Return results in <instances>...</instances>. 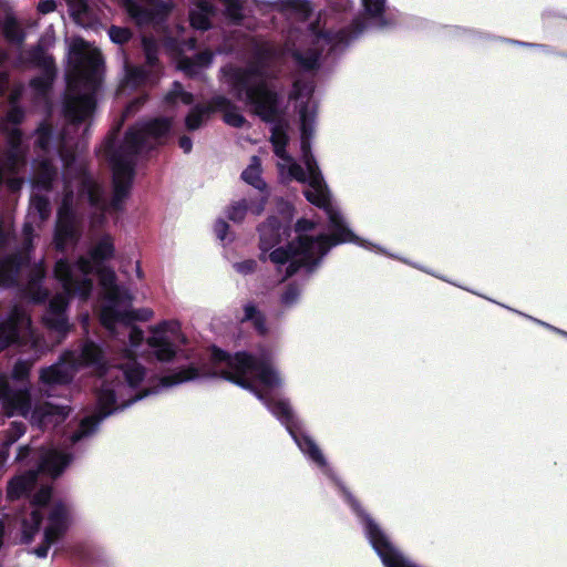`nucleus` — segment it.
<instances>
[{"label":"nucleus","instance_id":"obj_4","mask_svg":"<svg viewBox=\"0 0 567 567\" xmlns=\"http://www.w3.org/2000/svg\"><path fill=\"white\" fill-rule=\"evenodd\" d=\"M212 360L214 364L212 375H219L251 391L286 425L302 453L318 466L327 467V462L316 443L309 436H298L293 432V413L289 403L281 400L270 403L271 392L281 386L282 380L268 357L256 358L247 353L229 357L220 350H214Z\"/></svg>","mask_w":567,"mask_h":567},{"label":"nucleus","instance_id":"obj_3","mask_svg":"<svg viewBox=\"0 0 567 567\" xmlns=\"http://www.w3.org/2000/svg\"><path fill=\"white\" fill-rule=\"evenodd\" d=\"M80 365L93 367L94 371L105 374V380L97 394L99 417L90 416L83 420L79 431L72 436L73 442L90 435L103 417L156 392L155 388H141L145 371L134 359L127 358L126 362L118 367L105 368L102 352L94 343L84 344L78 358L68 354L61 362L43 369L40 382L43 386L66 383Z\"/></svg>","mask_w":567,"mask_h":567},{"label":"nucleus","instance_id":"obj_7","mask_svg":"<svg viewBox=\"0 0 567 567\" xmlns=\"http://www.w3.org/2000/svg\"><path fill=\"white\" fill-rule=\"evenodd\" d=\"M0 401L9 414H20L29 417L39 427H50L62 422L69 411L65 408L44 403L31 409V395L23 386L11 385L6 375L0 374Z\"/></svg>","mask_w":567,"mask_h":567},{"label":"nucleus","instance_id":"obj_23","mask_svg":"<svg viewBox=\"0 0 567 567\" xmlns=\"http://www.w3.org/2000/svg\"><path fill=\"white\" fill-rule=\"evenodd\" d=\"M42 535H43V539H42L41 544L32 550V553L39 558L47 557L50 547L59 544L65 534H42Z\"/></svg>","mask_w":567,"mask_h":567},{"label":"nucleus","instance_id":"obj_45","mask_svg":"<svg viewBox=\"0 0 567 567\" xmlns=\"http://www.w3.org/2000/svg\"><path fill=\"white\" fill-rule=\"evenodd\" d=\"M365 520H367L365 527L369 529V532H377V529H378L377 524L369 517H367Z\"/></svg>","mask_w":567,"mask_h":567},{"label":"nucleus","instance_id":"obj_41","mask_svg":"<svg viewBox=\"0 0 567 567\" xmlns=\"http://www.w3.org/2000/svg\"><path fill=\"white\" fill-rule=\"evenodd\" d=\"M89 196L92 203H96L99 200V187L96 185L90 186Z\"/></svg>","mask_w":567,"mask_h":567},{"label":"nucleus","instance_id":"obj_31","mask_svg":"<svg viewBox=\"0 0 567 567\" xmlns=\"http://www.w3.org/2000/svg\"><path fill=\"white\" fill-rule=\"evenodd\" d=\"M365 11L371 17H378L384 9V0H362Z\"/></svg>","mask_w":567,"mask_h":567},{"label":"nucleus","instance_id":"obj_43","mask_svg":"<svg viewBox=\"0 0 567 567\" xmlns=\"http://www.w3.org/2000/svg\"><path fill=\"white\" fill-rule=\"evenodd\" d=\"M291 3L293 4V7L299 8L302 11H308L309 10V3L307 1H303V0H291Z\"/></svg>","mask_w":567,"mask_h":567},{"label":"nucleus","instance_id":"obj_14","mask_svg":"<svg viewBox=\"0 0 567 567\" xmlns=\"http://www.w3.org/2000/svg\"><path fill=\"white\" fill-rule=\"evenodd\" d=\"M70 462L71 457L66 453L56 449L49 450L43 456L41 473H45L51 477H56L63 472Z\"/></svg>","mask_w":567,"mask_h":567},{"label":"nucleus","instance_id":"obj_2","mask_svg":"<svg viewBox=\"0 0 567 567\" xmlns=\"http://www.w3.org/2000/svg\"><path fill=\"white\" fill-rule=\"evenodd\" d=\"M113 251L112 240L105 237L99 241L91 254L93 265L84 259H81L75 266H71L64 260L56 262L54 274L61 282L64 293L55 296L50 301L44 321L59 333H64L68 330L64 316L68 298L71 293L83 299L87 298L92 289L89 276L95 269L104 292L101 322L113 334H127L131 348L135 349L143 341V332L134 322L150 320L153 317V311L151 309L131 310V296L127 289L114 285L115 275L112 270L100 267L103 260L112 257Z\"/></svg>","mask_w":567,"mask_h":567},{"label":"nucleus","instance_id":"obj_18","mask_svg":"<svg viewBox=\"0 0 567 567\" xmlns=\"http://www.w3.org/2000/svg\"><path fill=\"white\" fill-rule=\"evenodd\" d=\"M50 495H51L50 487L41 485L40 489L33 496V501H32L33 509L31 513V523L27 525V527H25L28 529L27 532H32L33 529L39 528V524L41 520L40 508L44 504H47V502L50 498Z\"/></svg>","mask_w":567,"mask_h":567},{"label":"nucleus","instance_id":"obj_40","mask_svg":"<svg viewBox=\"0 0 567 567\" xmlns=\"http://www.w3.org/2000/svg\"><path fill=\"white\" fill-rule=\"evenodd\" d=\"M21 116H22V113L18 109H13L9 112L7 117H8V121L16 124L20 121Z\"/></svg>","mask_w":567,"mask_h":567},{"label":"nucleus","instance_id":"obj_27","mask_svg":"<svg viewBox=\"0 0 567 567\" xmlns=\"http://www.w3.org/2000/svg\"><path fill=\"white\" fill-rule=\"evenodd\" d=\"M68 551L70 556L80 563H86L92 559V551L90 547L82 543H76L69 546Z\"/></svg>","mask_w":567,"mask_h":567},{"label":"nucleus","instance_id":"obj_20","mask_svg":"<svg viewBox=\"0 0 567 567\" xmlns=\"http://www.w3.org/2000/svg\"><path fill=\"white\" fill-rule=\"evenodd\" d=\"M261 166L258 157L254 156L249 166L243 172V178L248 184L252 185L257 189L262 190L265 183L260 178Z\"/></svg>","mask_w":567,"mask_h":567},{"label":"nucleus","instance_id":"obj_39","mask_svg":"<svg viewBox=\"0 0 567 567\" xmlns=\"http://www.w3.org/2000/svg\"><path fill=\"white\" fill-rule=\"evenodd\" d=\"M39 10L42 13H48L54 10V2L51 0L43 1L39 4Z\"/></svg>","mask_w":567,"mask_h":567},{"label":"nucleus","instance_id":"obj_11","mask_svg":"<svg viewBox=\"0 0 567 567\" xmlns=\"http://www.w3.org/2000/svg\"><path fill=\"white\" fill-rule=\"evenodd\" d=\"M243 0H198L196 7L190 10L189 20L194 28L206 30L209 28V17L220 4L228 14L236 16Z\"/></svg>","mask_w":567,"mask_h":567},{"label":"nucleus","instance_id":"obj_26","mask_svg":"<svg viewBox=\"0 0 567 567\" xmlns=\"http://www.w3.org/2000/svg\"><path fill=\"white\" fill-rule=\"evenodd\" d=\"M212 58H213V54L210 52H204L197 56L196 63H193L187 59L181 60L178 63V68L189 74H194V73H196V65L206 66L210 63Z\"/></svg>","mask_w":567,"mask_h":567},{"label":"nucleus","instance_id":"obj_48","mask_svg":"<svg viewBox=\"0 0 567 567\" xmlns=\"http://www.w3.org/2000/svg\"><path fill=\"white\" fill-rule=\"evenodd\" d=\"M2 529H4V526H1V527H0V532H1Z\"/></svg>","mask_w":567,"mask_h":567},{"label":"nucleus","instance_id":"obj_6","mask_svg":"<svg viewBox=\"0 0 567 567\" xmlns=\"http://www.w3.org/2000/svg\"><path fill=\"white\" fill-rule=\"evenodd\" d=\"M226 83L238 100L251 107L252 112L266 122L275 121L280 112L276 94L268 87L259 68L238 70L227 68L224 71Z\"/></svg>","mask_w":567,"mask_h":567},{"label":"nucleus","instance_id":"obj_29","mask_svg":"<svg viewBox=\"0 0 567 567\" xmlns=\"http://www.w3.org/2000/svg\"><path fill=\"white\" fill-rule=\"evenodd\" d=\"M69 516V507L64 504H56L51 512L50 519L58 525L66 522Z\"/></svg>","mask_w":567,"mask_h":567},{"label":"nucleus","instance_id":"obj_13","mask_svg":"<svg viewBox=\"0 0 567 567\" xmlns=\"http://www.w3.org/2000/svg\"><path fill=\"white\" fill-rule=\"evenodd\" d=\"M266 195L259 198H249L233 203L227 209V217L234 223H241L248 214L258 216L265 207Z\"/></svg>","mask_w":567,"mask_h":567},{"label":"nucleus","instance_id":"obj_34","mask_svg":"<svg viewBox=\"0 0 567 567\" xmlns=\"http://www.w3.org/2000/svg\"><path fill=\"white\" fill-rule=\"evenodd\" d=\"M228 229L229 226L225 220H217L214 226V231L219 240L226 241L228 239Z\"/></svg>","mask_w":567,"mask_h":567},{"label":"nucleus","instance_id":"obj_35","mask_svg":"<svg viewBox=\"0 0 567 567\" xmlns=\"http://www.w3.org/2000/svg\"><path fill=\"white\" fill-rule=\"evenodd\" d=\"M147 6L152 7V9H156L158 13H167L173 9L172 2H165L162 0H145Z\"/></svg>","mask_w":567,"mask_h":567},{"label":"nucleus","instance_id":"obj_32","mask_svg":"<svg viewBox=\"0 0 567 567\" xmlns=\"http://www.w3.org/2000/svg\"><path fill=\"white\" fill-rule=\"evenodd\" d=\"M30 363L28 362H18L12 371V381L22 382L29 374Z\"/></svg>","mask_w":567,"mask_h":567},{"label":"nucleus","instance_id":"obj_30","mask_svg":"<svg viewBox=\"0 0 567 567\" xmlns=\"http://www.w3.org/2000/svg\"><path fill=\"white\" fill-rule=\"evenodd\" d=\"M205 117V112L200 109H194L186 117V125L189 130L198 128Z\"/></svg>","mask_w":567,"mask_h":567},{"label":"nucleus","instance_id":"obj_44","mask_svg":"<svg viewBox=\"0 0 567 567\" xmlns=\"http://www.w3.org/2000/svg\"><path fill=\"white\" fill-rule=\"evenodd\" d=\"M37 534H21L20 543L28 545L30 544Z\"/></svg>","mask_w":567,"mask_h":567},{"label":"nucleus","instance_id":"obj_37","mask_svg":"<svg viewBox=\"0 0 567 567\" xmlns=\"http://www.w3.org/2000/svg\"><path fill=\"white\" fill-rule=\"evenodd\" d=\"M255 266H256L255 261L246 260V261L237 264L235 267H236L237 271H239L241 274H248L254 270Z\"/></svg>","mask_w":567,"mask_h":567},{"label":"nucleus","instance_id":"obj_25","mask_svg":"<svg viewBox=\"0 0 567 567\" xmlns=\"http://www.w3.org/2000/svg\"><path fill=\"white\" fill-rule=\"evenodd\" d=\"M70 11L73 16L76 23L85 27L86 23V14H87V3L86 0H69Z\"/></svg>","mask_w":567,"mask_h":567},{"label":"nucleus","instance_id":"obj_46","mask_svg":"<svg viewBox=\"0 0 567 567\" xmlns=\"http://www.w3.org/2000/svg\"><path fill=\"white\" fill-rule=\"evenodd\" d=\"M144 45H145V50H146V54H147V60L150 62H152L153 61V56H152V52H151V42L145 41Z\"/></svg>","mask_w":567,"mask_h":567},{"label":"nucleus","instance_id":"obj_33","mask_svg":"<svg viewBox=\"0 0 567 567\" xmlns=\"http://www.w3.org/2000/svg\"><path fill=\"white\" fill-rule=\"evenodd\" d=\"M109 34H110L111 40L114 43H120V44L126 42L131 37V33L127 29L115 28V27L110 29Z\"/></svg>","mask_w":567,"mask_h":567},{"label":"nucleus","instance_id":"obj_42","mask_svg":"<svg viewBox=\"0 0 567 567\" xmlns=\"http://www.w3.org/2000/svg\"><path fill=\"white\" fill-rule=\"evenodd\" d=\"M179 145L185 153H188L192 150V141L188 137L181 138Z\"/></svg>","mask_w":567,"mask_h":567},{"label":"nucleus","instance_id":"obj_38","mask_svg":"<svg viewBox=\"0 0 567 567\" xmlns=\"http://www.w3.org/2000/svg\"><path fill=\"white\" fill-rule=\"evenodd\" d=\"M297 297L298 291L296 289H291L282 296V302L286 305H290Z\"/></svg>","mask_w":567,"mask_h":567},{"label":"nucleus","instance_id":"obj_1","mask_svg":"<svg viewBox=\"0 0 567 567\" xmlns=\"http://www.w3.org/2000/svg\"><path fill=\"white\" fill-rule=\"evenodd\" d=\"M313 86L311 83L296 81L291 93L299 107L301 152L306 171L286 153L285 146L288 138L282 126H274L271 142L274 152L278 157L277 167L279 175L282 178L296 179L308 184L305 196L311 204L326 212L329 218L331 235L310 236L309 231H312L315 224L307 219H300L296 225L291 241H288L289 249L286 250L284 244L289 236L287 225L293 215L292 207L288 204L285 205L280 220L275 216L269 217L259 229L261 258H268L278 269L287 264L284 278L292 276L302 265L316 264L332 246L338 244L357 243L365 247L364 241L355 237L347 227L340 210L332 204L328 187L315 158L310 154L309 137L312 132L317 109L316 102L311 96Z\"/></svg>","mask_w":567,"mask_h":567},{"label":"nucleus","instance_id":"obj_10","mask_svg":"<svg viewBox=\"0 0 567 567\" xmlns=\"http://www.w3.org/2000/svg\"><path fill=\"white\" fill-rule=\"evenodd\" d=\"M171 130V122L157 118L142 127L132 130L126 136V147L132 152H142L162 143Z\"/></svg>","mask_w":567,"mask_h":567},{"label":"nucleus","instance_id":"obj_47","mask_svg":"<svg viewBox=\"0 0 567 567\" xmlns=\"http://www.w3.org/2000/svg\"><path fill=\"white\" fill-rule=\"evenodd\" d=\"M7 271V265L0 264V284L4 282V272Z\"/></svg>","mask_w":567,"mask_h":567},{"label":"nucleus","instance_id":"obj_19","mask_svg":"<svg viewBox=\"0 0 567 567\" xmlns=\"http://www.w3.org/2000/svg\"><path fill=\"white\" fill-rule=\"evenodd\" d=\"M75 236V227L72 221L60 214L55 231V245L63 249L69 240H73Z\"/></svg>","mask_w":567,"mask_h":567},{"label":"nucleus","instance_id":"obj_36","mask_svg":"<svg viewBox=\"0 0 567 567\" xmlns=\"http://www.w3.org/2000/svg\"><path fill=\"white\" fill-rule=\"evenodd\" d=\"M18 25L14 22H9L6 25V34L12 41H20L21 38L17 34Z\"/></svg>","mask_w":567,"mask_h":567},{"label":"nucleus","instance_id":"obj_15","mask_svg":"<svg viewBox=\"0 0 567 567\" xmlns=\"http://www.w3.org/2000/svg\"><path fill=\"white\" fill-rule=\"evenodd\" d=\"M132 179V169L128 166L116 165L114 167V197L112 205L120 208L122 200L126 197Z\"/></svg>","mask_w":567,"mask_h":567},{"label":"nucleus","instance_id":"obj_21","mask_svg":"<svg viewBox=\"0 0 567 567\" xmlns=\"http://www.w3.org/2000/svg\"><path fill=\"white\" fill-rule=\"evenodd\" d=\"M123 7L130 17L138 24L147 23L154 19V13L151 10L142 9L133 0H123Z\"/></svg>","mask_w":567,"mask_h":567},{"label":"nucleus","instance_id":"obj_9","mask_svg":"<svg viewBox=\"0 0 567 567\" xmlns=\"http://www.w3.org/2000/svg\"><path fill=\"white\" fill-rule=\"evenodd\" d=\"M185 342L179 322L175 320L164 321L151 328V337L147 340L152 353L159 361H171L178 351V347Z\"/></svg>","mask_w":567,"mask_h":567},{"label":"nucleus","instance_id":"obj_24","mask_svg":"<svg viewBox=\"0 0 567 567\" xmlns=\"http://www.w3.org/2000/svg\"><path fill=\"white\" fill-rule=\"evenodd\" d=\"M243 321H251L254 327L260 333H265L266 332V328H265V323H264V317L256 309V307L254 305H251V303H247L245 306Z\"/></svg>","mask_w":567,"mask_h":567},{"label":"nucleus","instance_id":"obj_16","mask_svg":"<svg viewBox=\"0 0 567 567\" xmlns=\"http://www.w3.org/2000/svg\"><path fill=\"white\" fill-rule=\"evenodd\" d=\"M39 485V473L29 472L25 475L12 480L8 487L10 498H19Z\"/></svg>","mask_w":567,"mask_h":567},{"label":"nucleus","instance_id":"obj_5","mask_svg":"<svg viewBox=\"0 0 567 567\" xmlns=\"http://www.w3.org/2000/svg\"><path fill=\"white\" fill-rule=\"evenodd\" d=\"M69 60L74 66L69 82L70 89H85L83 95L70 103L69 112L73 120L82 121L91 114L95 105L92 92L100 80L102 59L97 49L82 39H73L70 43Z\"/></svg>","mask_w":567,"mask_h":567},{"label":"nucleus","instance_id":"obj_12","mask_svg":"<svg viewBox=\"0 0 567 567\" xmlns=\"http://www.w3.org/2000/svg\"><path fill=\"white\" fill-rule=\"evenodd\" d=\"M31 338V322L24 311H16L8 322L0 324V348L16 340L27 341Z\"/></svg>","mask_w":567,"mask_h":567},{"label":"nucleus","instance_id":"obj_8","mask_svg":"<svg viewBox=\"0 0 567 567\" xmlns=\"http://www.w3.org/2000/svg\"><path fill=\"white\" fill-rule=\"evenodd\" d=\"M291 51L295 59L306 69L317 64L319 51H334L346 43L343 32L326 33L319 25H311L306 32L290 35Z\"/></svg>","mask_w":567,"mask_h":567},{"label":"nucleus","instance_id":"obj_28","mask_svg":"<svg viewBox=\"0 0 567 567\" xmlns=\"http://www.w3.org/2000/svg\"><path fill=\"white\" fill-rule=\"evenodd\" d=\"M167 100L172 103L181 101L184 104H190L193 97L189 93L184 92L183 87L179 84H175L172 92L167 95Z\"/></svg>","mask_w":567,"mask_h":567},{"label":"nucleus","instance_id":"obj_22","mask_svg":"<svg viewBox=\"0 0 567 567\" xmlns=\"http://www.w3.org/2000/svg\"><path fill=\"white\" fill-rule=\"evenodd\" d=\"M198 377V373L193 368L184 369L175 374L164 377L159 380L161 388H169L179 383L190 381Z\"/></svg>","mask_w":567,"mask_h":567},{"label":"nucleus","instance_id":"obj_17","mask_svg":"<svg viewBox=\"0 0 567 567\" xmlns=\"http://www.w3.org/2000/svg\"><path fill=\"white\" fill-rule=\"evenodd\" d=\"M213 107L223 113L224 121L234 127H241L246 124L243 114L231 103L223 96H218L213 102Z\"/></svg>","mask_w":567,"mask_h":567}]
</instances>
